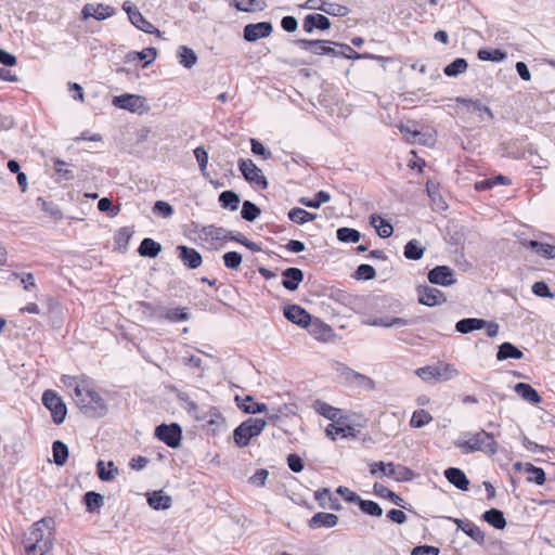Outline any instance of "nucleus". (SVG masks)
Listing matches in <instances>:
<instances>
[{"label": "nucleus", "mask_w": 555, "mask_h": 555, "mask_svg": "<svg viewBox=\"0 0 555 555\" xmlns=\"http://www.w3.org/2000/svg\"><path fill=\"white\" fill-rule=\"evenodd\" d=\"M522 357V351L514 344L508 341L501 344L496 352L498 361H503L506 359H521Z\"/></svg>", "instance_id": "nucleus-37"}, {"label": "nucleus", "mask_w": 555, "mask_h": 555, "mask_svg": "<svg viewBox=\"0 0 555 555\" xmlns=\"http://www.w3.org/2000/svg\"><path fill=\"white\" fill-rule=\"evenodd\" d=\"M149 505L156 511L168 509L172 504L170 495L164 493L163 490L153 491L147 496Z\"/></svg>", "instance_id": "nucleus-27"}, {"label": "nucleus", "mask_w": 555, "mask_h": 555, "mask_svg": "<svg viewBox=\"0 0 555 555\" xmlns=\"http://www.w3.org/2000/svg\"><path fill=\"white\" fill-rule=\"evenodd\" d=\"M52 519L36 521L25 533L22 544L26 555H46L53 547L51 533L46 535L44 530L49 528Z\"/></svg>", "instance_id": "nucleus-2"}, {"label": "nucleus", "mask_w": 555, "mask_h": 555, "mask_svg": "<svg viewBox=\"0 0 555 555\" xmlns=\"http://www.w3.org/2000/svg\"><path fill=\"white\" fill-rule=\"evenodd\" d=\"M335 41L324 39H297L295 44L300 49L308 51L315 55H327L330 51V44L335 46Z\"/></svg>", "instance_id": "nucleus-14"}, {"label": "nucleus", "mask_w": 555, "mask_h": 555, "mask_svg": "<svg viewBox=\"0 0 555 555\" xmlns=\"http://www.w3.org/2000/svg\"><path fill=\"white\" fill-rule=\"evenodd\" d=\"M235 402L237 406L247 414H258L267 411V404L262 402H255L251 396H246L245 398H241L240 396L235 397Z\"/></svg>", "instance_id": "nucleus-24"}, {"label": "nucleus", "mask_w": 555, "mask_h": 555, "mask_svg": "<svg viewBox=\"0 0 555 555\" xmlns=\"http://www.w3.org/2000/svg\"><path fill=\"white\" fill-rule=\"evenodd\" d=\"M436 372H437L436 365H426L423 367H418L415 371L416 375L421 379H423L424 382H427V383L438 382Z\"/></svg>", "instance_id": "nucleus-63"}, {"label": "nucleus", "mask_w": 555, "mask_h": 555, "mask_svg": "<svg viewBox=\"0 0 555 555\" xmlns=\"http://www.w3.org/2000/svg\"><path fill=\"white\" fill-rule=\"evenodd\" d=\"M130 23L138 28L141 31H144L146 34H156L157 36H160V30L156 28L152 23H150L140 11L132 12L131 18L129 20Z\"/></svg>", "instance_id": "nucleus-36"}, {"label": "nucleus", "mask_w": 555, "mask_h": 555, "mask_svg": "<svg viewBox=\"0 0 555 555\" xmlns=\"http://www.w3.org/2000/svg\"><path fill=\"white\" fill-rule=\"evenodd\" d=\"M444 477L451 485H453L459 490L467 491L469 488V480L461 468H447L444 470Z\"/></svg>", "instance_id": "nucleus-23"}, {"label": "nucleus", "mask_w": 555, "mask_h": 555, "mask_svg": "<svg viewBox=\"0 0 555 555\" xmlns=\"http://www.w3.org/2000/svg\"><path fill=\"white\" fill-rule=\"evenodd\" d=\"M156 56H157V49L154 47H149V48L143 49L142 51L129 52L125 56V60H126V62H132L135 60L144 61L143 67H146L147 65H150L151 63H153L155 61Z\"/></svg>", "instance_id": "nucleus-30"}, {"label": "nucleus", "mask_w": 555, "mask_h": 555, "mask_svg": "<svg viewBox=\"0 0 555 555\" xmlns=\"http://www.w3.org/2000/svg\"><path fill=\"white\" fill-rule=\"evenodd\" d=\"M203 234L210 237L211 240H222V241H229V236L231 231H228L227 229L222 227H216L214 224H209L203 228L202 230Z\"/></svg>", "instance_id": "nucleus-53"}, {"label": "nucleus", "mask_w": 555, "mask_h": 555, "mask_svg": "<svg viewBox=\"0 0 555 555\" xmlns=\"http://www.w3.org/2000/svg\"><path fill=\"white\" fill-rule=\"evenodd\" d=\"M273 31L271 22L250 23L244 26L243 38L247 42H255L269 37Z\"/></svg>", "instance_id": "nucleus-10"}, {"label": "nucleus", "mask_w": 555, "mask_h": 555, "mask_svg": "<svg viewBox=\"0 0 555 555\" xmlns=\"http://www.w3.org/2000/svg\"><path fill=\"white\" fill-rule=\"evenodd\" d=\"M82 503L85 504L88 513H99L104 506V496L95 491H87L82 496Z\"/></svg>", "instance_id": "nucleus-28"}, {"label": "nucleus", "mask_w": 555, "mask_h": 555, "mask_svg": "<svg viewBox=\"0 0 555 555\" xmlns=\"http://www.w3.org/2000/svg\"><path fill=\"white\" fill-rule=\"evenodd\" d=\"M190 319L188 308H166L163 306L162 320L171 323L184 322Z\"/></svg>", "instance_id": "nucleus-33"}, {"label": "nucleus", "mask_w": 555, "mask_h": 555, "mask_svg": "<svg viewBox=\"0 0 555 555\" xmlns=\"http://www.w3.org/2000/svg\"><path fill=\"white\" fill-rule=\"evenodd\" d=\"M335 46L339 49H344V59H348V60L370 59V60H378V61L384 60L383 56H378V55H374V54H370V53H358L347 43L337 42V43H335Z\"/></svg>", "instance_id": "nucleus-48"}, {"label": "nucleus", "mask_w": 555, "mask_h": 555, "mask_svg": "<svg viewBox=\"0 0 555 555\" xmlns=\"http://www.w3.org/2000/svg\"><path fill=\"white\" fill-rule=\"evenodd\" d=\"M467 67V61L463 57H457L443 68V73L448 77H457L459 75L465 73Z\"/></svg>", "instance_id": "nucleus-49"}, {"label": "nucleus", "mask_w": 555, "mask_h": 555, "mask_svg": "<svg viewBox=\"0 0 555 555\" xmlns=\"http://www.w3.org/2000/svg\"><path fill=\"white\" fill-rule=\"evenodd\" d=\"M331 195L326 191H319L314 194L313 198L309 197H300L298 199L299 204L309 208H319L322 204L330 202Z\"/></svg>", "instance_id": "nucleus-45"}, {"label": "nucleus", "mask_w": 555, "mask_h": 555, "mask_svg": "<svg viewBox=\"0 0 555 555\" xmlns=\"http://www.w3.org/2000/svg\"><path fill=\"white\" fill-rule=\"evenodd\" d=\"M302 9L322 11L331 16H347L349 8L338 3L327 2L325 0H307L300 5Z\"/></svg>", "instance_id": "nucleus-9"}, {"label": "nucleus", "mask_w": 555, "mask_h": 555, "mask_svg": "<svg viewBox=\"0 0 555 555\" xmlns=\"http://www.w3.org/2000/svg\"><path fill=\"white\" fill-rule=\"evenodd\" d=\"M477 57L483 62H503L507 57V53L502 49H479Z\"/></svg>", "instance_id": "nucleus-41"}, {"label": "nucleus", "mask_w": 555, "mask_h": 555, "mask_svg": "<svg viewBox=\"0 0 555 555\" xmlns=\"http://www.w3.org/2000/svg\"><path fill=\"white\" fill-rule=\"evenodd\" d=\"M96 473L100 480L111 481L119 474V470L114 462L108 461L107 464H105L104 461L99 460L96 463Z\"/></svg>", "instance_id": "nucleus-39"}, {"label": "nucleus", "mask_w": 555, "mask_h": 555, "mask_svg": "<svg viewBox=\"0 0 555 555\" xmlns=\"http://www.w3.org/2000/svg\"><path fill=\"white\" fill-rule=\"evenodd\" d=\"M287 216L291 221L298 223V224H305L309 221L314 220L318 217L317 214L309 212L299 207L292 208L288 211Z\"/></svg>", "instance_id": "nucleus-47"}, {"label": "nucleus", "mask_w": 555, "mask_h": 555, "mask_svg": "<svg viewBox=\"0 0 555 555\" xmlns=\"http://www.w3.org/2000/svg\"><path fill=\"white\" fill-rule=\"evenodd\" d=\"M418 302L427 307H434L447 301L444 294L438 288L428 285H420L416 288Z\"/></svg>", "instance_id": "nucleus-12"}, {"label": "nucleus", "mask_w": 555, "mask_h": 555, "mask_svg": "<svg viewBox=\"0 0 555 555\" xmlns=\"http://www.w3.org/2000/svg\"><path fill=\"white\" fill-rule=\"evenodd\" d=\"M65 165H66V163L60 158L53 159V166H54L55 172L57 173L60 179L65 180V181H72L75 179L74 171L69 170V169H65L64 168Z\"/></svg>", "instance_id": "nucleus-62"}, {"label": "nucleus", "mask_w": 555, "mask_h": 555, "mask_svg": "<svg viewBox=\"0 0 555 555\" xmlns=\"http://www.w3.org/2000/svg\"><path fill=\"white\" fill-rule=\"evenodd\" d=\"M487 325V320L479 318H464L455 323V331L461 334H468L474 331L482 330Z\"/></svg>", "instance_id": "nucleus-26"}, {"label": "nucleus", "mask_w": 555, "mask_h": 555, "mask_svg": "<svg viewBox=\"0 0 555 555\" xmlns=\"http://www.w3.org/2000/svg\"><path fill=\"white\" fill-rule=\"evenodd\" d=\"M261 214L260 208L250 201H244L242 205L241 216L244 220L253 222Z\"/></svg>", "instance_id": "nucleus-56"}, {"label": "nucleus", "mask_w": 555, "mask_h": 555, "mask_svg": "<svg viewBox=\"0 0 555 555\" xmlns=\"http://www.w3.org/2000/svg\"><path fill=\"white\" fill-rule=\"evenodd\" d=\"M314 500L319 503L322 508H330L333 511H340L341 504L337 498H335L328 488H321L314 492Z\"/></svg>", "instance_id": "nucleus-22"}, {"label": "nucleus", "mask_w": 555, "mask_h": 555, "mask_svg": "<svg viewBox=\"0 0 555 555\" xmlns=\"http://www.w3.org/2000/svg\"><path fill=\"white\" fill-rule=\"evenodd\" d=\"M482 519L495 529L502 530L506 527L504 513L498 508H490L482 514Z\"/></svg>", "instance_id": "nucleus-35"}, {"label": "nucleus", "mask_w": 555, "mask_h": 555, "mask_svg": "<svg viewBox=\"0 0 555 555\" xmlns=\"http://www.w3.org/2000/svg\"><path fill=\"white\" fill-rule=\"evenodd\" d=\"M357 505L362 513L369 516L380 517L383 515V508L374 501L360 499Z\"/></svg>", "instance_id": "nucleus-52"}, {"label": "nucleus", "mask_w": 555, "mask_h": 555, "mask_svg": "<svg viewBox=\"0 0 555 555\" xmlns=\"http://www.w3.org/2000/svg\"><path fill=\"white\" fill-rule=\"evenodd\" d=\"M525 470L529 474V477L527 478L528 482H534L539 486L544 483L546 477L545 472L541 467H537L531 463H526Z\"/></svg>", "instance_id": "nucleus-54"}, {"label": "nucleus", "mask_w": 555, "mask_h": 555, "mask_svg": "<svg viewBox=\"0 0 555 555\" xmlns=\"http://www.w3.org/2000/svg\"><path fill=\"white\" fill-rule=\"evenodd\" d=\"M177 257L179 260L191 270L197 269L202 262L203 257L199 254L198 250L195 248L185 246V245H178L176 248Z\"/></svg>", "instance_id": "nucleus-15"}, {"label": "nucleus", "mask_w": 555, "mask_h": 555, "mask_svg": "<svg viewBox=\"0 0 555 555\" xmlns=\"http://www.w3.org/2000/svg\"><path fill=\"white\" fill-rule=\"evenodd\" d=\"M282 285L287 291L294 292L298 289L299 284L304 281V271L299 268L291 267L282 272Z\"/></svg>", "instance_id": "nucleus-20"}, {"label": "nucleus", "mask_w": 555, "mask_h": 555, "mask_svg": "<svg viewBox=\"0 0 555 555\" xmlns=\"http://www.w3.org/2000/svg\"><path fill=\"white\" fill-rule=\"evenodd\" d=\"M162 251V245L153 238L145 237L141 241L138 253L142 257L155 258Z\"/></svg>", "instance_id": "nucleus-34"}, {"label": "nucleus", "mask_w": 555, "mask_h": 555, "mask_svg": "<svg viewBox=\"0 0 555 555\" xmlns=\"http://www.w3.org/2000/svg\"><path fill=\"white\" fill-rule=\"evenodd\" d=\"M453 522L456 525L457 530H462L466 535L472 538L478 544L485 542L483 531L475 525L473 521L467 519L453 518Z\"/></svg>", "instance_id": "nucleus-19"}, {"label": "nucleus", "mask_w": 555, "mask_h": 555, "mask_svg": "<svg viewBox=\"0 0 555 555\" xmlns=\"http://www.w3.org/2000/svg\"><path fill=\"white\" fill-rule=\"evenodd\" d=\"M336 237L341 243H358L361 238V233L357 229L341 227L337 229Z\"/></svg>", "instance_id": "nucleus-51"}, {"label": "nucleus", "mask_w": 555, "mask_h": 555, "mask_svg": "<svg viewBox=\"0 0 555 555\" xmlns=\"http://www.w3.org/2000/svg\"><path fill=\"white\" fill-rule=\"evenodd\" d=\"M131 237V232L128 228L124 227L115 234V243L120 250H127Z\"/></svg>", "instance_id": "nucleus-64"}, {"label": "nucleus", "mask_w": 555, "mask_h": 555, "mask_svg": "<svg viewBox=\"0 0 555 555\" xmlns=\"http://www.w3.org/2000/svg\"><path fill=\"white\" fill-rule=\"evenodd\" d=\"M332 26L330 18L320 13H311L305 16L302 21V29L311 34L314 29L318 30H327Z\"/></svg>", "instance_id": "nucleus-17"}, {"label": "nucleus", "mask_w": 555, "mask_h": 555, "mask_svg": "<svg viewBox=\"0 0 555 555\" xmlns=\"http://www.w3.org/2000/svg\"><path fill=\"white\" fill-rule=\"evenodd\" d=\"M339 521V518L336 514L333 513H324L319 512L315 513L308 521V526L310 529H319V528H333Z\"/></svg>", "instance_id": "nucleus-21"}, {"label": "nucleus", "mask_w": 555, "mask_h": 555, "mask_svg": "<svg viewBox=\"0 0 555 555\" xmlns=\"http://www.w3.org/2000/svg\"><path fill=\"white\" fill-rule=\"evenodd\" d=\"M142 313L151 319L162 320L163 306L153 305L152 302L141 301L139 302Z\"/></svg>", "instance_id": "nucleus-59"}, {"label": "nucleus", "mask_w": 555, "mask_h": 555, "mask_svg": "<svg viewBox=\"0 0 555 555\" xmlns=\"http://www.w3.org/2000/svg\"><path fill=\"white\" fill-rule=\"evenodd\" d=\"M390 301H391V299L386 296H374L370 300V307L377 311H382L383 309H385L387 307H400L399 301H395V302H390Z\"/></svg>", "instance_id": "nucleus-61"}, {"label": "nucleus", "mask_w": 555, "mask_h": 555, "mask_svg": "<svg viewBox=\"0 0 555 555\" xmlns=\"http://www.w3.org/2000/svg\"><path fill=\"white\" fill-rule=\"evenodd\" d=\"M373 491L377 496L388 499L395 505L400 506L401 508H406L405 501L386 486L375 482L373 485Z\"/></svg>", "instance_id": "nucleus-31"}, {"label": "nucleus", "mask_w": 555, "mask_h": 555, "mask_svg": "<svg viewBox=\"0 0 555 555\" xmlns=\"http://www.w3.org/2000/svg\"><path fill=\"white\" fill-rule=\"evenodd\" d=\"M314 409H315V411L320 415H322L325 418L332 421L333 423L338 421V416H339V413H340L339 409L334 408L331 404H328L326 402H323V401H320V400H317L314 402Z\"/></svg>", "instance_id": "nucleus-46"}, {"label": "nucleus", "mask_w": 555, "mask_h": 555, "mask_svg": "<svg viewBox=\"0 0 555 555\" xmlns=\"http://www.w3.org/2000/svg\"><path fill=\"white\" fill-rule=\"evenodd\" d=\"M521 244L546 259L555 258V245L542 243L535 240H525Z\"/></svg>", "instance_id": "nucleus-25"}, {"label": "nucleus", "mask_w": 555, "mask_h": 555, "mask_svg": "<svg viewBox=\"0 0 555 555\" xmlns=\"http://www.w3.org/2000/svg\"><path fill=\"white\" fill-rule=\"evenodd\" d=\"M438 382H447L460 375L459 370L453 365L444 362L436 364Z\"/></svg>", "instance_id": "nucleus-43"}, {"label": "nucleus", "mask_w": 555, "mask_h": 555, "mask_svg": "<svg viewBox=\"0 0 555 555\" xmlns=\"http://www.w3.org/2000/svg\"><path fill=\"white\" fill-rule=\"evenodd\" d=\"M218 199L222 208L230 209L232 211L238 208L241 202L238 194L232 190L221 192Z\"/></svg>", "instance_id": "nucleus-42"}, {"label": "nucleus", "mask_w": 555, "mask_h": 555, "mask_svg": "<svg viewBox=\"0 0 555 555\" xmlns=\"http://www.w3.org/2000/svg\"><path fill=\"white\" fill-rule=\"evenodd\" d=\"M326 436L335 440L337 436L341 438H357L360 430L348 424H343L339 421L330 424L325 429Z\"/></svg>", "instance_id": "nucleus-18"}, {"label": "nucleus", "mask_w": 555, "mask_h": 555, "mask_svg": "<svg viewBox=\"0 0 555 555\" xmlns=\"http://www.w3.org/2000/svg\"><path fill=\"white\" fill-rule=\"evenodd\" d=\"M464 436L467 437L466 440L459 439L454 441V444L460 448L464 454L482 452L492 456L499 451V444L492 433L481 429L474 434L464 433Z\"/></svg>", "instance_id": "nucleus-3"}, {"label": "nucleus", "mask_w": 555, "mask_h": 555, "mask_svg": "<svg viewBox=\"0 0 555 555\" xmlns=\"http://www.w3.org/2000/svg\"><path fill=\"white\" fill-rule=\"evenodd\" d=\"M370 223L376 229L378 236L382 238L390 237L393 232L391 223L378 215H371Z\"/></svg>", "instance_id": "nucleus-38"}, {"label": "nucleus", "mask_w": 555, "mask_h": 555, "mask_svg": "<svg viewBox=\"0 0 555 555\" xmlns=\"http://www.w3.org/2000/svg\"><path fill=\"white\" fill-rule=\"evenodd\" d=\"M266 424L267 423L264 420L254 417H249L246 421L242 422L233 430V439L235 444L238 448L247 447L254 437H257L261 434V431L266 427Z\"/></svg>", "instance_id": "nucleus-5"}, {"label": "nucleus", "mask_w": 555, "mask_h": 555, "mask_svg": "<svg viewBox=\"0 0 555 555\" xmlns=\"http://www.w3.org/2000/svg\"><path fill=\"white\" fill-rule=\"evenodd\" d=\"M237 165L240 171L247 182L255 184L262 190L268 189L269 183L267 178L263 176L261 169H259L251 159L241 158Z\"/></svg>", "instance_id": "nucleus-7"}, {"label": "nucleus", "mask_w": 555, "mask_h": 555, "mask_svg": "<svg viewBox=\"0 0 555 555\" xmlns=\"http://www.w3.org/2000/svg\"><path fill=\"white\" fill-rule=\"evenodd\" d=\"M242 255L237 251H228L222 256L224 267L230 270H237L242 263Z\"/></svg>", "instance_id": "nucleus-60"}, {"label": "nucleus", "mask_w": 555, "mask_h": 555, "mask_svg": "<svg viewBox=\"0 0 555 555\" xmlns=\"http://www.w3.org/2000/svg\"><path fill=\"white\" fill-rule=\"evenodd\" d=\"M177 56L179 63L185 68H192L197 62V55L193 49L186 46H180L178 49Z\"/></svg>", "instance_id": "nucleus-44"}, {"label": "nucleus", "mask_w": 555, "mask_h": 555, "mask_svg": "<svg viewBox=\"0 0 555 555\" xmlns=\"http://www.w3.org/2000/svg\"><path fill=\"white\" fill-rule=\"evenodd\" d=\"M363 324L370 326H380V327H392V326H409L417 323V318L404 319V318H390V317H380V318H366L362 321Z\"/></svg>", "instance_id": "nucleus-16"}, {"label": "nucleus", "mask_w": 555, "mask_h": 555, "mask_svg": "<svg viewBox=\"0 0 555 555\" xmlns=\"http://www.w3.org/2000/svg\"><path fill=\"white\" fill-rule=\"evenodd\" d=\"M376 276V270L373 266L367 263H362L358 266L357 270L352 274V278L356 280H363V281H370L375 279Z\"/></svg>", "instance_id": "nucleus-58"}, {"label": "nucleus", "mask_w": 555, "mask_h": 555, "mask_svg": "<svg viewBox=\"0 0 555 555\" xmlns=\"http://www.w3.org/2000/svg\"><path fill=\"white\" fill-rule=\"evenodd\" d=\"M155 437L169 448H178L181 443L182 428L177 423L160 424L155 428Z\"/></svg>", "instance_id": "nucleus-8"}, {"label": "nucleus", "mask_w": 555, "mask_h": 555, "mask_svg": "<svg viewBox=\"0 0 555 555\" xmlns=\"http://www.w3.org/2000/svg\"><path fill=\"white\" fill-rule=\"evenodd\" d=\"M235 8L242 12L262 11L266 8L264 1L257 0H233Z\"/></svg>", "instance_id": "nucleus-55"}, {"label": "nucleus", "mask_w": 555, "mask_h": 555, "mask_svg": "<svg viewBox=\"0 0 555 555\" xmlns=\"http://www.w3.org/2000/svg\"><path fill=\"white\" fill-rule=\"evenodd\" d=\"M429 283L440 286H451L456 283L454 271L448 266H436L428 271Z\"/></svg>", "instance_id": "nucleus-11"}, {"label": "nucleus", "mask_w": 555, "mask_h": 555, "mask_svg": "<svg viewBox=\"0 0 555 555\" xmlns=\"http://www.w3.org/2000/svg\"><path fill=\"white\" fill-rule=\"evenodd\" d=\"M433 421V416L425 410L414 411L410 425L414 428H422Z\"/></svg>", "instance_id": "nucleus-57"}, {"label": "nucleus", "mask_w": 555, "mask_h": 555, "mask_svg": "<svg viewBox=\"0 0 555 555\" xmlns=\"http://www.w3.org/2000/svg\"><path fill=\"white\" fill-rule=\"evenodd\" d=\"M53 463L57 466H63L68 460L69 450L66 443L61 440H55L52 443Z\"/></svg>", "instance_id": "nucleus-40"}, {"label": "nucleus", "mask_w": 555, "mask_h": 555, "mask_svg": "<svg viewBox=\"0 0 555 555\" xmlns=\"http://www.w3.org/2000/svg\"><path fill=\"white\" fill-rule=\"evenodd\" d=\"M515 392L521 397L525 401L530 402L532 404H538L542 401L539 392L527 383H517L514 387Z\"/></svg>", "instance_id": "nucleus-29"}, {"label": "nucleus", "mask_w": 555, "mask_h": 555, "mask_svg": "<svg viewBox=\"0 0 555 555\" xmlns=\"http://www.w3.org/2000/svg\"><path fill=\"white\" fill-rule=\"evenodd\" d=\"M284 317L292 323L301 327H312V332L315 333L317 328H320V334L325 335L331 332V327L323 324L319 319L312 318V315L299 305H287L283 309Z\"/></svg>", "instance_id": "nucleus-4"}, {"label": "nucleus", "mask_w": 555, "mask_h": 555, "mask_svg": "<svg viewBox=\"0 0 555 555\" xmlns=\"http://www.w3.org/2000/svg\"><path fill=\"white\" fill-rule=\"evenodd\" d=\"M416 476L417 475L411 468L395 463L392 469L388 473V478L397 482L412 481Z\"/></svg>", "instance_id": "nucleus-32"}, {"label": "nucleus", "mask_w": 555, "mask_h": 555, "mask_svg": "<svg viewBox=\"0 0 555 555\" xmlns=\"http://www.w3.org/2000/svg\"><path fill=\"white\" fill-rule=\"evenodd\" d=\"M425 253V248L421 246L417 240L409 241L404 246V257L410 260H420Z\"/></svg>", "instance_id": "nucleus-50"}, {"label": "nucleus", "mask_w": 555, "mask_h": 555, "mask_svg": "<svg viewBox=\"0 0 555 555\" xmlns=\"http://www.w3.org/2000/svg\"><path fill=\"white\" fill-rule=\"evenodd\" d=\"M42 404L50 411L54 424L64 423L67 415V408L63 399L52 389H47L42 393Z\"/></svg>", "instance_id": "nucleus-6"}, {"label": "nucleus", "mask_w": 555, "mask_h": 555, "mask_svg": "<svg viewBox=\"0 0 555 555\" xmlns=\"http://www.w3.org/2000/svg\"><path fill=\"white\" fill-rule=\"evenodd\" d=\"M73 399L78 409L89 417H103L107 414L105 400L86 383L75 384Z\"/></svg>", "instance_id": "nucleus-1"}, {"label": "nucleus", "mask_w": 555, "mask_h": 555, "mask_svg": "<svg viewBox=\"0 0 555 555\" xmlns=\"http://www.w3.org/2000/svg\"><path fill=\"white\" fill-rule=\"evenodd\" d=\"M145 98L137 94L124 93L121 95L114 96L113 104L114 106L127 109L131 113L141 112L145 106Z\"/></svg>", "instance_id": "nucleus-13"}]
</instances>
